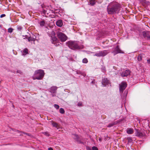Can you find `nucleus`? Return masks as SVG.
Here are the masks:
<instances>
[{
	"mask_svg": "<svg viewBox=\"0 0 150 150\" xmlns=\"http://www.w3.org/2000/svg\"><path fill=\"white\" fill-rule=\"evenodd\" d=\"M127 134H131L133 133V129L132 128H128L127 130Z\"/></svg>",
	"mask_w": 150,
	"mask_h": 150,
	"instance_id": "nucleus-16",
	"label": "nucleus"
},
{
	"mask_svg": "<svg viewBox=\"0 0 150 150\" xmlns=\"http://www.w3.org/2000/svg\"><path fill=\"white\" fill-rule=\"evenodd\" d=\"M120 5L117 3L111 2L108 5L107 11L109 14L118 13L120 10Z\"/></svg>",
	"mask_w": 150,
	"mask_h": 150,
	"instance_id": "nucleus-1",
	"label": "nucleus"
},
{
	"mask_svg": "<svg viewBox=\"0 0 150 150\" xmlns=\"http://www.w3.org/2000/svg\"><path fill=\"white\" fill-rule=\"evenodd\" d=\"M57 89V87L56 86H52L51 87L50 89L51 92L53 93H55Z\"/></svg>",
	"mask_w": 150,
	"mask_h": 150,
	"instance_id": "nucleus-13",
	"label": "nucleus"
},
{
	"mask_svg": "<svg viewBox=\"0 0 150 150\" xmlns=\"http://www.w3.org/2000/svg\"><path fill=\"white\" fill-rule=\"evenodd\" d=\"M17 73L21 74V71L20 70H18V71H17Z\"/></svg>",
	"mask_w": 150,
	"mask_h": 150,
	"instance_id": "nucleus-36",
	"label": "nucleus"
},
{
	"mask_svg": "<svg viewBox=\"0 0 150 150\" xmlns=\"http://www.w3.org/2000/svg\"><path fill=\"white\" fill-rule=\"evenodd\" d=\"M57 40V38L55 37L52 38V43H54V42H56Z\"/></svg>",
	"mask_w": 150,
	"mask_h": 150,
	"instance_id": "nucleus-20",
	"label": "nucleus"
},
{
	"mask_svg": "<svg viewBox=\"0 0 150 150\" xmlns=\"http://www.w3.org/2000/svg\"><path fill=\"white\" fill-rule=\"evenodd\" d=\"M13 29L12 28H9L8 29V32L9 33H11L13 32Z\"/></svg>",
	"mask_w": 150,
	"mask_h": 150,
	"instance_id": "nucleus-25",
	"label": "nucleus"
},
{
	"mask_svg": "<svg viewBox=\"0 0 150 150\" xmlns=\"http://www.w3.org/2000/svg\"><path fill=\"white\" fill-rule=\"evenodd\" d=\"M52 125L53 127H56V128H57V129H58L60 128L59 126L58 125V124L56 122H52Z\"/></svg>",
	"mask_w": 150,
	"mask_h": 150,
	"instance_id": "nucleus-17",
	"label": "nucleus"
},
{
	"mask_svg": "<svg viewBox=\"0 0 150 150\" xmlns=\"http://www.w3.org/2000/svg\"><path fill=\"white\" fill-rule=\"evenodd\" d=\"M59 112L61 114H63L65 112V111L63 108H61L59 109Z\"/></svg>",
	"mask_w": 150,
	"mask_h": 150,
	"instance_id": "nucleus-21",
	"label": "nucleus"
},
{
	"mask_svg": "<svg viewBox=\"0 0 150 150\" xmlns=\"http://www.w3.org/2000/svg\"><path fill=\"white\" fill-rule=\"evenodd\" d=\"M36 38L35 36H34L33 37H32L30 36L29 37L28 39V41L29 42H31L32 41H34L35 40Z\"/></svg>",
	"mask_w": 150,
	"mask_h": 150,
	"instance_id": "nucleus-15",
	"label": "nucleus"
},
{
	"mask_svg": "<svg viewBox=\"0 0 150 150\" xmlns=\"http://www.w3.org/2000/svg\"><path fill=\"white\" fill-rule=\"evenodd\" d=\"M87 150H92L89 147H87Z\"/></svg>",
	"mask_w": 150,
	"mask_h": 150,
	"instance_id": "nucleus-41",
	"label": "nucleus"
},
{
	"mask_svg": "<svg viewBox=\"0 0 150 150\" xmlns=\"http://www.w3.org/2000/svg\"><path fill=\"white\" fill-rule=\"evenodd\" d=\"M48 150H53L52 148L51 147H50L48 148Z\"/></svg>",
	"mask_w": 150,
	"mask_h": 150,
	"instance_id": "nucleus-40",
	"label": "nucleus"
},
{
	"mask_svg": "<svg viewBox=\"0 0 150 150\" xmlns=\"http://www.w3.org/2000/svg\"><path fill=\"white\" fill-rule=\"evenodd\" d=\"M44 75V73L43 70L41 69L37 70L35 71L34 74L33 76V78L34 80L41 79Z\"/></svg>",
	"mask_w": 150,
	"mask_h": 150,
	"instance_id": "nucleus-2",
	"label": "nucleus"
},
{
	"mask_svg": "<svg viewBox=\"0 0 150 150\" xmlns=\"http://www.w3.org/2000/svg\"><path fill=\"white\" fill-rule=\"evenodd\" d=\"M128 142H131L132 141V139L131 138L129 137L128 138Z\"/></svg>",
	"mask_w": 150,
	"mask_h": 150,
	"instance_id": "nucleus-34",
	"label": "nucleus"
},
{
	"mask_svg": "<svg viewBox=\"0 0 150 150\" xmlns=\"http://www.w3.org/2000/svg\"><path fill=\"white\" fill-rule=\"evenodd\" d=\"M114 55L118 53H122L121 50L120 49L118 46H117L115 49L114 51L113 52Z\"/></svg>",
	"mask_w": 150,
	"mask_h": 150,
	"instance_id": "nucleus-7",
	"label": "nucleus"
},
{
	"mask_svg": "<svg viewBox=\"0 0 150 150\" xmlns=\"http://www.w3.org/2000/svg\"><path fill=\"white\" fill-rule=\"evenodd\" d=\"M56 24L58 27H62L63 25L62 21L61 20H58L56 22Z\"/></svg>",
	"mask_w": 150,
	"mask_h": 150,
	"instance_id": "nucleus-10",
	"label": "nucleus"
},
{
	"mask_svg": "<svg viewBox=\"0 0 150 150\" xmlns=\"http://www.w3.org/2000/svg\"><path fill=\"white\" fill-rule=\"evenodd\" d=\"M18 132L19 133H20V135H22L23 134H25V133L24 132H20V131H18ZM25 134H27L28 135V134H26V133H25Z\"/></svg>",
	"mask_w": 150,
	"mask_h": 150,
	"instance_id": "nucleus-30",
	"label": "nucleus"
},
{
	"mask_svg": "<svg viewBox=\"0 0 150 150\" xmlns=\"http://www.w3.org/2000/svg\"><path fill=\"white\" fill-rule=\"evenodd\" d=\"M136 136L140 137H143L144 135V133L138 131L137 129H136Z\"/></svg>",
	"mask_w": 150,
	"mask_h": 150,
	"instance_id": "nucleus-9",
	"label": "nucleus"
},
{
	"mask_svg": "<svg viewBox=\"0 0 150 150\" xmlns=\"http://www.w3.org/2000/svg\"><path fill=\"white\" fill-rule=\"evenodd\" d=\"M82 62L84 63H87L88 62L87 59L86 58H84L83 59Z\"/></svg>",
	"mask_w": 150,
	"mask_h": 150,
	"instance_id": "nucleus-23",
	"label": "nucleus"
},
{
	"mask_svg": "<svg viewBox=\"0 0 150 150\" xmlns=\"http://www.w3.org/2000/svg\"><path fill=\"white\" fill-rule=\"evenodd\" d=\"M150 33L149 31H144L142 32V34L143 36L145 38H147L148 37V35H149V33Z\"/></svg>",
	"mask_w": 150,
	"mask_h": 150,
	"instance_id": "nucleus-12",
	"label": "nucleus"
},
{
	"mask_svg": "<svg viewBox=\"0 0 150 150\" xmlns=\"http://www.w3.org/2000/svg\"><path fill=\"white\" fill-rule=\"evenodd\" d=\"M109 81L107 78H104L103 79L102 84L104 86H106L109 83Z\"/></svg>",
	"mask_w": 150,
	"mask_h": 150,
	"instance_id": "nucleus-8",
	"label": "nucleus"
},
{
	"mask_svg": "<svg viewBox=\"0 0 150 150\" xmlns=\"http://www.w3.org/2000/svg\"><path fill=\"white\" fill-rule=\"evenodd\" d=\"M6 16V15L5 14H2L1 15L0 18H2L4 17H5Z\"/></svg>",
	"mask_w": 150,
	"mask_h": 150,
	"instance_id": "nucleus-35",
	"label": "nucleus"
},
{
	"mask_svg": "<svg viewBox=\"0 0 150 150\" xmlns=\"http://www.w3.org/2000/svg\"><path fill=\"white\" fill-rule=\"evenodd\" d=\"M115 123H110L108 125V127H111L113 125H115Z\"/></svg>",
	"mask_w": 150,
	"mask_h": 150,
	"instance_id": "nucleus-28",
	"label": "nucleus"
},
{
	"mask_svg": "<svg viewBox=\"0 0 150 150\" xmlns=\"http://www.w3.org/2000/svg\"><path fill=\"white\" fill-rule=\"evenodd\" d=\"M148 37L147 38L150 39V33H149V35H148Z\"/></svg>",
	"mask_w": 150,
	"mask_h": 150,
	"instance_id": "nucleus-37",
	"label": "nucleus"
},
{
	"mask_svg": "<svg viewBox=\"0 0 150 150\" xmlns=\"http://www.w3.org/2000/svg\"><path fill=\"white\" fill-rule=\"evenodd\" d=\"M94 56H96L97 57H101V55L100 53V51L96 53L94 55Z\"/></svg>",
	"mask_w": 150,
	"mask_h": 150,
	"instance_id": "nucleus-22",
	"label": "nucleus"
},
{
	"mask_svg": "<svg viewBox=\"0 0 150 150\" xmlns=\"http://www.w3.org/2000/svg\"><path fill=\"white\" fill-rule=\"evenodd\" d=\"M147 62L150 64V59H149L147 60Z\"/></svg>",
	"mask_w": 150,
	"mask_h": 150,
	"instance_id": "nucleus-38",
	"label": "nucleus"
},
{
	"mask_svg": "<svg viewBox=\"0 0 150 150\" xmlns=\"http://www.w3.org/2000/svg\"><path fill=\"white\" fill-rule=\"evenodd\" d=\"M99 140H101V139H99Z\"/></svg>",
	"mask_w": 150,
	"mask_h": 150,
	"instance_id": "nucleus-43",
	"label": "nucleus"
},
{
	"mask_svg": "<svg viewBox=\"0 0 150 150\" xmlns=\"http://www.w3.org/2000/svg\"><path fill=\"white\" fill-rule=\"evenodd\" d=\"M92 149L93 150H98V148L96 146L93 147Z\"/></svg>",
	"mask_w": 150,
	"mask_h": 150,
	"instance_id": "nucleus-32",
	"label": "nucleus"
},
{
	"mask_svg": "<svg viewBox=\"0 0 150 150\" xmlns=\"http://www.w3.org/2000/svg\"><path fill=\"white\" fill-rule=\"evenodd\" d=\"M127 86V84L125 82H122L119 84V90L120 93H122L124 90L125 89Z\"/></svg>",
	"mask_w": 150,
	"mask_h": 150,
	"instance_id": "nucleus-5",
	"label": "nucleus"
},
{
	"mask_svg": "<svg viewBox=\"0 0 150 150\" xmlns=\"http://www.w3.org/2000/svg\"><path fill=\"white\" fill-rule=\"evenodd\" d=\"M94 82L93 81H92V82H91V83H93Z\"/></svg>",
	"mask_w": 150,
	"mask_h": 150,
	"instance_id": "nucleus-42",
	"label": "nucleus"
},
{
	"mask_svg": "<svg viewBox=\"0 0 150 150\" xmlns=\"http://www.w3.org/2000/svg\"><path fill=\"white\" fill-rule=\"evenodd\" d=\"M82 103L81 102H79L78 103L77 105L79 106H81L82 105Z\"/></svg>",
	"mask_w": 150,
	"mask_h": 150,
	"instance_id": "nucleus-33",
	"label": "nucleus"
},
{
	"mask_svg": "<svg viewBox=\"0 0 150 150\" xmlns=\"http://www.w3.org/2000/svg\"><path fill=\"white\" fill-rule=\"evenodd\" d=\"M43 12L44 13V14H48V10H46L45 9H43Z\"/></svg>",
	"mask_w": 150,
	"mask_h": 150,
	"instance_id": "nucleus-27",
	"label": "nucleus"
},
{
	"mask_svg": "<svg viewBox=\"0 0 150 150\" xmlns=\"http://www.w3.org/2000/svg\"><path fill=\"white\" fill-rule=\"evenodd\" d=\"M43 134H44L45 135H46V136H47L48 137L50 135L49 134L48 132H43Z\"/></svg>",
	"mask_w": 150,
	"mask_h": 150,
	"instance_id": "nucleus-26",
	"label": "nucleus"
},
{
	"mask_svg": "<svg viewBox=\"0 0 150 150\" xmlns=\"http://www.w3.org/2000/svg\"><path fill=\"white\" fill-rule=\"evenodd\" d=\"M57 35L59 38L62 42H64L67 39V36L61 32H58Z\"/></svg>",
	"mask_w": 150,
	"mask_h": 150,
	"instance_id": "nucleus-4",
	"label": "nucleus"
},
{
	"mask_svg": "<svg viewBox=\"0 0 150 150\" xmlns=\"http://www.w3.org/2000/svg\"><path fill=\"white\" fill-rule=\"evenodd\" d=\"M39 24L40 26L42 27L45 26V23L44 21H42L40 22Z\"/></svg>",
	"mask_w": 150,
	"mask_h": 150,
	"instance_id": "nucleus-18",
	"label": "nucleus"
},
{
	"mask_svg": "<svg viewBox=\"0 0 150 150\" xmlns=\"http://www.w3.org/2000/svg\"><path fill=\"white\" fill-rule=\"evenodd\" d=\"M130 71L129 70H126L123 71L121 74V76L122 77H125L129 75L130 74Z\"/></svg>",
	"mask_w": 150,
	"mask_h": 150,
	"instance_id": "nucleus-6",
	"label": "nucleus"
},
{
	"mask_svg": "<svg viewBox=\"0 0 150 150\" xmlns=\"http://www.w3.org/2000/svg\"><path fill=\"white\" fill-rule=\"evenodd\" d=\"M28 50L27 48H25L22 52V55L23 56H25L28 54Z\"/></svg>",
	"mask_w": 150,
	"mask_h": 150,
	"instance_id": "nucleus-14",
	"label": "nucleus"
},
{
	"mask_svg": "<svg viewBox=\"0 0 150 150\" xmlns=\"http://www.w3.org/2000/svg\"><path fill=\"white\" fill-rule=\"evenodd\" d=\"M54 106L56 109H58L59 108V106L58 105L55 104H54Z\"/></svg>",
	"mask_w": 150,
	"mask_h": 150,
	"instance_id": "nucleus-24",
	"label": "nucleus"
},
{
	"mask_svg": "<svg viewBox=\"0 0 150 150\" xmlns=\"http://www.w3.org/2000/svg\"><path fill=\"white\" fill-rule=\"evenodd\" d=\"M17 29L18 30H20L22 29V27L21 26H18L17 27Z\"/></svg>",
	"mask_w": 150,
	"mask_h": 150,
	"instance_id": "nucleus-31",
	"label": "nucleus"
},
{
	"mask_svg": "<svg viewBox=\"0 0 150 150\" xmlns=\"http://www.w3.org/2000/svg\"><path fill=\"white\" fill-rule=\"evenodd\" d=\"M96 1L95 0H90V4L91 6L94 5L96 3Z\"/></svg>",
	"mask_w": 150,
	"mask_h": 150,
	"instance_id": "nucleus-19",
	"label": "nucleus"
},
{
	"mask_svg": "<svg viewBox=\"0 0 150 150\" xmlns=\"http://www.w3.org/2000/svg\"><path fill=\"white\" fill-rule=\"evenodd\" d=\"M101 57H104L107 55L108 52L107 50H104L100 51Z\"/></svg>",
	"mask_w": 150,
	"mask_h": 150,
	"instance_id": "nucleus-11",
	"label": "nucleus"
},
{
	"mask_svg": "<svg viewBox=\"0 0 150 150\" xmlns=\"http://www.w3.org/2000/svg\"><path fill=\"white\" fill-rule=\"evenodd\" d=\"M142 59V57L141 56H139L138 57V60L139 61H140Z\"/></svg>",
	"mask_w": 150,
	"mask_h": 150,
	"instance_id": "nucleus-29",
	"label": "nucleus"
},
{
	"mask_svg": "<svg viewBox=\"0 0 150 150\" xmlns=\"http://www.w3.org/2000/svg\"><path fill=\"white\" fill-rule=\"evenodd\" d=\"M67 45L71 49L75 50L80 48L79 42L76 41H69L67 42Z\"/></svg>",
	"mask_w": 150,
	"mask_h": 150,
	"instance_id": "nucleus-3",
	"label": "nucleus"
},
{
	"mask_svg": "<svg viewBox=\"0 0 150 150\" xmlns=\"http://www.w3.org/2000/svg\"><path fill=\"white\" fill-rule=\"evenodd\" d=\"M76 73L77 74H81V72L80 71H77Z\"/></svg>",
	"mask_w": 150,
	"mask_h": 150,
	"instance_id": "nucleus-39",
	"label": "nucleus"
}]
</instances>
